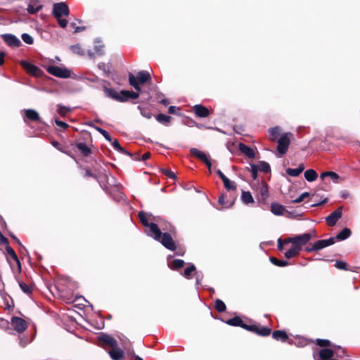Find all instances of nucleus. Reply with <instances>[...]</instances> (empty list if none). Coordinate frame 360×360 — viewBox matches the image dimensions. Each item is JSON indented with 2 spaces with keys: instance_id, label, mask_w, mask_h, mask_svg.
<instances>
[{
  "instance_id": "nucleus-1",
  "label": "nucleus",
  "mask_w": 360,
  "mask_h": 360,
  "mask_svg": "<svg viewBox=\"0 0 360 360\" xmlns=\"http://www.w3.org/2000/svg\"><path fill=\"white\" fill-rule=\"evenodd\" d=\"M228 325L240 326L248 331L253 332L262 336H267L271 333V329L268 327H259L256 325H247L239 316H235L226 321Z\"/></svg>"
},
{
  "instance_id": "nucleus-2",
  "label": "nucleus",
  "mask_w": 360,
  "mask_h": 360,
  "mask_svg": "<svg viewBox=\"0 0 360 360\" xmlns=\"http://www.w3.org/2000/svg\"><path fill=\"white\" fill-rule=\"evenodd\" d=\"M139 218L142 224L144 226L148 228V229L146 231L147 235L153 238L156 240H160L161 237V230L158 226L155 223H149L146 217V214L143 212H140L139 213Z\"/></svg>"
},
{
  "instance_id": "nucleus-3",
  "label": "nucleus",
  "mask_w": 360,
  "mask_h": 360,
  "mask_svg": "<svg viewBox=\"0 0 360 360\" xmlns=\"http://www.w3.org/2000/svg\"><path fill=\"white\" fill-rule=\"evenodd\" d=\"M50 74L58 78L67 79L71 77V70L65 67L47 65L44 67Z\"/></svg>"
},
{
  "instance_id": "nucleus-4",
  "label": "nucleus",
  "mask_w": 360,
  "mask_h": 360,
  "mask_svg": "<svg viewBox=\"0 0 360 360\" xmlns=\"http://www.w3.org/2000/svg\"><path fill=\"white\" fill-rule=\"evenodd\" d=\"M291 136L292 134L290 133H285L278 139L277 150L281 155H284L288 151Z\"/></svg>"
},
{
  "instance_id": "nucleus-5",
  "label": "nucleus",
  "mask_w": 360,
  "mask_h": 360,
  "mask_svg": "<svg viewBox=\"0 0 360 360\" xmlns=\"http://www.w3.org/2000/svg\"><path fill=\"white\" fill-rule=\"evenodd\" d=\"M335 242V238L334 237H331L326 240H319L315 242L311 248H307L306 251L312 252L320 250L324 248H326L329 245L334 244Z\"/></svg>"
},
{
  "instance_id": "nucleus-6",
  "label": "nucleus",
  "mask_w": 360,
  "mask_h": 360,
  "mask_svg": "<svg viewBox=\"0 0 360 360\" xmlns=\"http://www.w3.org/2000/svg\"><path fill=\"white\" fill-rule=\"evenodd\" d=\"M312 236L309 233H306L300 236L288 239L287 242H290L295 247L300 248L302 245L307 243L311 238Z\"/></svg>"
},
{
  "instance_id": "nucleus-7",
  "label": "nucleus",
  "mask_w": 360,
  "mask_h": 360,
  "mask_svg": "<svg viewBox=\"0 0 360 360\" xmlns=\"http://www.w3.org/2000/svg\"><path fill=\"white\" fill-rule=\"evenodd\" d=\"M53 13L57 19H59L63 15H68L69 8L65 3H56L53 5Z\"/></svg>"
},
{
  "instance_id": "nucleus-8",
  "label": "nucleus",
  "mask_w": 360,
  "mask_h": 360,
  "mask_svg": "<svg viewBox=\"0 0 360 360\" xmlns=\"http://www.w3.org/2000/svg\"><path fill=\"white\" fill-rule=\"evenodd\" d=\"M162 245L169 250H174L176 248L175 242L169 233L161 232V237L159 240Z\"/></svg>"
},
{
  "instance_id": "nucleus-9",
  "label": "nucleus",
  "mask_w": 360,
  "mask_h": 360,
  "mask_svg": "<svg viewBox=\"0 0 360 360\" xmlns=\"http://www.w3.org/2000/svg\"><path fill=\"white\" fill-rule=\"evenodd\" d=\"M11 325L19 333L25 331L27 327V324L24 319L16 316L11 319Z\"/></svg>"
},
{
  "instance_id": "nucleus-10",
  "label": "nucleus",
  "mask_w": 360,
  "mask_h": 360,
  "mask_svg": "<svg viewBox=\"0 0 360 360\" xmlns=\"http://www.w3.org/2000/svg\"><path fill=\"white\" fill-rule=\"evenodd\" d=\"M20 65L31 75L34 77H39L41 75V70L36 65L26 60H21Z\"/></svg>"
},
{
  "instance_id": "nucleus-11",
  "label": "nucleus",
  "mask_w": 360,
  "mask_h": 360,
  "mask_svg": "<svg viewBox=\"0 0 360 360\" xmlns=\"http://www.w3.org/2000/svg\"><path fill=\"white\" fill-rule=\"evenodd\" d=\"M1 37L8 46L15 48L21 45L20 40L14 34H4Z\"/></svg>"
},
{
  "instance_id": "nucleus-12",
  "label": "nucleus",
  "mask_w": 360,
  "mask_h": 360,
  "mask_svg": "<svg viewBox=\"0 0 360 360\" xmlns=\"http://www.w3.org/2000/svg\"><path fill=\"white\" fill-rule=\"evenodd\" d=\"M342 216V207H338L336 210L330 214L326 219L328 226H334Z\"/></svg>"
},
{
  "instance_id": "nucleus-13",
  "label": "nucleus",
  "mask_w": 360,
  "mask_h": 360,
  "mask_svg": "<svg viewBox=\"0 0 360 360\" xmlns=\"http://www.w3.org/2000/svg\"><path fill=\"white\" fill-rule=\"evenodd\" d=\"M193 110L197 117H207L209 116V110L202 105H195L193 106Z\"/></svg>"
},
{
  "instance_id": "nucleus-14",
  "label": "nucleus",
  "mask_w": 360,
  "mask_h": 360,
  "mask_svg": "<svg viewBox=\"0 0 360 360\" xmlns=\"http://www.w3.org/2000/svg\"><path fill=\"white\" fill-rule=\"evenodd\" d=\"M238 148L240 151L243 153L245 155H246L249 158H254L255 153L252 148H251L250 146L243 143H240L238 144Z\"/></svg>"
},
{
  "instance_id": "nucleus-15",
  "label": "nucleus",
  "mask_w": 360,
  "mask_h": 360,
  "mask_svg": "<svg viewBox=\"0 0 360 360\" xmlns=\"http://www.w3.org/2000/svg\"><path fill=\"white\" fill-rule=\"evenodd\" d=\"M109 355L113 360H122L124 358V354L123 350L116 347H113L112 350L109 352Z\"/></svg>"
},
{
  "instance_id": "nucleus-16",
  "label": "nucleus",
  "mask_w": 360,
  "mask_h": 360,
  "mask_svg": "<svg viewBox=\"0 0 360 360\" xmlns=\"http://www.w3.org/2000/svg\"><path fill=\"white\" fill-rule=\"evenodd\" d=\"M139 84H143L146 82H150L151 77L148 72L142 70L137 73V76L136 77Z\"/></svg>"
},
{
  "instance_id": "nucleus-17",
  "label": "nucleus",
  "mask_w": 360,
  "mask_h": 360,
  "mask_svg": "<svg viewBox=\"0 0 360 360\" xmlns=\"http://www.w3.org/2000/svg\"><path fill=\"white\" fill-rule=\"evenodd\" d=\"M98 338H99V340L108 345L109 346L112 347V348L116 347L117 346V340L108 335L101 334Z\"/></svg>"
},
{
  "instance_id": "nucleus-18",
  "label": "nucleus",
  "mask_w": 360,
  "mask_h": 360,
  "mask_svg": "<svg viewBox=\"0 0 360 360\" xmlns=\"http://www.w3.org/2000/svg\"><path fill=\"white\" fill-rule=\"evenodd\" d=\"M6 250L7 253L15 261L17 264V271L18 274H20L22 270L21 264L14 250L11 246H9L8 244L6 245Z\"/></svg>"
},
{
  "instance_id": "nucleus-19",
  "label": "nucleus",
  "mask_w": 360,
  "mask_h": 360,
  "mask_svg": "<svg viewBox=\"0 0 360 360\" xmlns=\"http://www.w3.org/2000/svg\"><path fill=\"white\" fill-rule=\"evenodd\" d=\"M285 208L283 205L278 202H272L271 205V212L277 216H281L284 214Z\"/></svg>"
},
{
  "instance_id": "nucleus-20",
  "label": "nucleus",
  "mask_w": 360,
  "mask_h": 360,
  "mask_svg": "<svg viewBox=\"0 0 360 360\" xmlns=\"http://www.w3.org/2000/svg\"><path fill=\"white\" fill-rule=\"evenodd\" d=\"M335 354V351L330 349L323 348L319 351V359L321 360H329Z\"/></svg>"
},
{
  "instance_id": "nucleus-21",
  "label": "nucleus",
  "mask_w": 360,
  "mask_h": 360,
  "mask_svg": "<svg viewBox=\"0 0 360 360\" xmlns=\"http://www.w3.org/2000/svg\"><path fill=\"white\" fill-rule=\"evenodd\" d=\"M104 92H105V96L108 98H112L117 101H120L122 100L120 98V92L118 93L117 91H116L115 90H114L112 89L105 88Z\"/></svg>"
},
{
  "instance_id": "nucleus-22",
  "label": "nucleus",
  "mask_w": 360,
  "mask_h": 360,
  "mask_svg": "<svg viewBox=\"0 0 360 360\" xmlns=\"http://www.w3.org/2000/svg\"><path fill=\"white\" fill-rule=\"evenodd\" d=\"M25 117L27 119L32 121H40L39 113L32 109H27L25 110Z\"/></svg>"
},
{
  "instance_id": "nucleus-23",
  "label": "nucleus",
  "mask_w": 360,
  "mask_h": 360,
  "mask_svg": "<svg viewBox=\"0 0 360 360\" xmlns=\"http://www.w3.org/2000/svg\"><path fill=\"white\" fill-rule=\"evenodd\" d=\"M304 169V167L303 164L299 165L297 168L292 169L288 168L286 169V172L288 175L291 176H299Z\"/></svg>"
},
{
  "instance_id": "nucleus-24",
  "label": "nucleus",
  "mask_w": 360,
  "mask_h": 360,
  "mask_svg": "<svg viewBox=\"0 0 360 360\" xmlns=\"http://www.w3.org/2000/svg\"><path fill=\"white\" fill-rule=\"evenodd\" d=\"M129 83L137 91V93L140 94L141 92V84H139L136 77L132 73L129 74Z\"/></svg>"
},
{
  "instance_id": "nucleus-25",
  "label": "nucleus",
  "mask_w": 360,
  "mask_h": 360,
  "mask_svg": "<svg viewBox=\"0 0 360 360\" xmlns=\"http://www.w3.org/2000/svg\"><path fill=\"white\" fill-rule=\"evenodd\" d=\"M272 337L274 339L276 340H281L283 342L286 341L288 338V336L286 334V333L283 330L274 331L272 333Z\"/></svg>"
},
{
  "instance_id": "nucleus-26",
  "label": "nucleus",
  "mask_w": 360,
  "mask_h": 360,
  "mask_svg": "<svg viewBox=\"0 0 360 360\" xmlns=\"http://www.w3.org/2000/svg\"><path fill=\"white\" fill-rule=\"evenodd\" d=\"M269 134H270V139L272 141H276V139H278L279 136L281 133V129L279 127H275L273 128H271L269 130Z\"/></svg>"
},
{
  "instance_id": "nucleus-27",
  "label": "nucleus",
  "mask_w": 360,
  "mask_h": 360,
  "mask_svg": "<svg viewBox=\"0 0 360 360\" xmlns=\"http://www.w3.org/2000/svg\"><path fill=\"white\" fill-rule=\"evenodd\" d=\"M112 146V147L114 148V149H115L116 150H117L118 152L121 153H123V154H126L129 156H131V154L125 150L121 146L120 144L119 143L117 139H112V141H110Z\"/></svg>"
},
{
  "instance_id": "nucleus-28",
  "label": "nucleus",
  "mask_w": 360,
  "mask_h": 360,
  "mask_svg": "<svg viewBox=\"0 0 360 360\" xmlns=\"http://www.w3.org/2000/svg\"><path fill=\"white\" fill-rule=\"evenodd\" d=\"M351 235V231L348 228L343 229L335 238V240H343L348 238Z\"/></svg>"
},
{
  "instance_id": "nucleus-29",
  "label": "nucleus",
  "mask_w": 360,
  "mask_h": 360,
  "mask_svg": "<svg viewBox=\"0 0 360 360\" xmlns=\"http://www.w3.org/2000/svg\"><path fill=\"white\" fill-rule=\"evenodd\" d=\"M77 148L84 156H88L91 153L90 148L85 143H78Z\"/></svg>"
},
{
  "instance_id": "nucleus-30",
  "label": "nucleus",
  "mask_w": 360,
  "mask_h": 360,
  "mask_svg": "<svg viewBox=\"0 0 360 360\" xmlns=\"http://www.w3.org/2000/svg\"><path fill=\"white\" fill-rule=\"evenodd\" d=\"M300 250H301L300 248L293 246L285 252V257L288 259H290V258L297 255L299 254V252H300Z\"/></svg>"
},
{
  "instance_id": "nucleus-31",
  "label": "nucleus",
  "mask_w": 360,
  "mask_h": 360,
  "mask_svg": "<svg viewBox=\"0 0 360 360\" xmlns=\"http://www.w3.org/2000/svg\"><path fill=\"white\" fill-rule=\"evenodd\" d=\"M318 176V174L316 172L315 170L314 169H307L305 172H304V177L305 179L308 181H314L316 179Z\"/></svg>"
},
{
  "instance_id": "nucleus-32",
  "label": "nucleus",
  "mask_w": 360,
  "mask_h": 360,
  "mask_svg": "<svg viewBox=\"0 0 360 360\" xmlns=\"http://www.w3.org/2000/svg\"><path fill=\"white\" fill-rule=\"evenodd\" d=\"M321 179H324L326 177H330L333 181L337 182L339 179V175L333 172H325L321 174L320 176Z\"/></svg>"
},
{
  "instance_id": "nucleus-33",
  "label": "nucleus",
  "mask_w": 360,
  "mask_h": 360,
  "mask_svg": "<svg viewBox=\"0 0 360 360\" xmlns=\"http://www.w3.org/2000/svg\"><path fill=\"white\" fill-rule=\"evenodd\" d=\"M156 120L162 124H165V125H167L169 123V122L171 121L172 120V117L169 115H166L165 114H158L156 117Z\"/></svg>"
},
{
  "instance_id": "nucleus-34",
  "label": "nucleus",
  "mask_w": 360,
  "mask_h": 360,
  "mask_svg": "<svg viewBox=\"0 0 360 360\" xmlns=\"http://www.w3.org/2000/svg\"><path fill=\"white\" fill-rule=\"evenodd\" d=\"M241 200L243 203L249 204L254 202L252 194L249 191H243L241 194Z\"/></svg>"
},
{
  "instance_id": "nucleus-35",
  "label": "nucleus",
  "mask_w": 360,
  "mask_h": 360,
  "mask_svg": "<svg viewBox=\"0 0 360 360\" xmlns=\"http://www.w3.org/2000/svg\"><path fill=\"white\" fill-rule=\"evenodd\" d=\"M224 187L226 189L229 191H235L236 189V184L234 181H231L229 179L226 177L222 180Z\"/></svg>"
},
{
  "instance_id": "nucleus-36",
  "label": "nucleus",
  "mask_w": 360,
  "mask_h": 360,
  "mask_svg": "<svg viewBox=\"0 0 360 360\" xmlns=\"http://www.w3.org/2000/svg\"><path fill=\"white\" fill-rule=\"evenodd\" d=\"M257 168L259 171L263 172L264 173H268L271 170V167L269 163L261 161L257 165Z\"/></svg>"
},
{
  "instance_id": "nucleus-37",
  "label": "nucleus",
  "mask_w": 360,
  "mask_h": 360,
  "mask_svg": "<svg viewBox=\"0 0 360 360\" xmlns=\"http://www.w3.org/2000/svg\"><path fill=\"white\" fill-rule=\"evenodd\" d=\"M269 259L272 264H274V265L278 266H285L289 264L288 261L280 260L274 257H270Z\"/></svg>"
},
{
  "instance_id": "nucleus-38",
  "label": "nucleus",
  "mask_w": 360,
  "mask_h": 360,
  "mask_svg": "<svg viewBox=\"0 0 360 360\" xmlns=\"http://www.w3.org/2000/svg\"><path fill=\"white\" fill-rule=\"evenodd\" d=\"M19 286L20 289L26 294L29 295L31 294L32 292V288L31 285H29L28 284H26L24 282L18 281Z\"/></svg>"
},
{
  "instance_id": "nucleus-39",
  "label": "nucleus",
  "mask_w": 360,
  "mask_h": 360,
  "mask_svg": "<svg viewBox=\"0 0 360 360\" xmlns=\"http://www.w3.org/2000/svg\"><path fill=\"white\" fill-rule=\"evenodd\" d=\"M42 8V6L40 4H29L27 7V12L30 14H34L37 12H39Z\"/></svg>"
},
{
  "instance_id": "nucleus-40",
  "label": "nucleus",
  "mask_w": 360,
  "mask_h": 360,
  "mask_svg": "<svg viewBox=\"0 0 360 360\" xmlns=\"http://www.w3.org/2000/svg\"><path fill=\"white\" fill-rule=\"evenodd\" d=\"M196 269L193 264H190L188 267H186L184 272V276L186 278H190L191 274L195 271Z\"/></svg>"
},
{
  "instance_id": "nucleus-41",
  "label": "nucleus",
  "mask_w": 360,
  "mask_h": 360,
  "mask_svg": "<svg viewBox=\"0 0 360 360\" xmlns=\"http://www.w3.org/2000/svg\"><path fill=\"white\" fill-rule=\"evenodd\" d=\"M215 309L219 311V312H224L226 311V304H224V302L223 301H221V300H219L217 299L216 301H215Z\"/></svg>"
},
{
  "instance_id": "nucleus-42",
  "label": "nucleus",
  "mask_w": 360,
  "mask_h": 360,
  "mask_svg": "<svg viewBox=\"0 0 360 360\" xmlns=\"http://www.w3.org/2000/svg\"><path fill=\"white\" fill-rule=\"evenodd\" d=\"M184 265V261L182 259H174L171 264V268L177 269L181 268Z\"/></svg>"
},
{
  "instance_id": "nucleus-43",
  "label": "nucleus",
  "mask_w": 360,
  "mask_h": 360,
  "mask_svg": "<svg viewBox=\"0 0 360 360\" xmlns=\"http://www.w3.org/2000/svg\"><path fill=\"white\" fill-rule=\"evenodd\" d=\"M70 49L75 53H77L80 56L84 55V50L82 49L81 46L79 44L71 46Z\"/></svg>"
},
{
  "instance_id": "nucleus-44",
  "label": "nucleus",
  "mask_w": 360,
  "mask_h": 360,
  "mask_svg": "<svg viewBox=\"0 0 360 360\" xmlns=\"http://www.w3.org/2000/svg\"><path fill=\"white\" fill-rule=\"evenodd\" d=\"M103 46L101 44V41L99 40H96L94 45V50L96 53L98 55H102L103 53Z\"/></svg>"
},
{
  "instance_id": "nucleus-45",
  "label": "nucleus",
  "mask_w": 360,
  "mask_h": 360,
  "mask_svg": "<svg viewBox=\"0 0 360 360\" xmlns=\"http://www.w3.org/2000/svg\"><path fill=\"white\" fill-rule=\"evenodd\" d=\"M57 108L58 112L62 116H65L70 110L69 108L63 106L60 104H58Z\"/></svg>"
},
{
  "instance_id": "nucleus-46",
  "label": "nucleus",
  "mask_w": 360,
  "mask_h": 360,
  "mask_svg": "<svg viewBox=\"0 0 360 360\" xmlns=\"http://www.w3.org/2000/svg\"><path fill=\"white\" fill-rule=\"evenodd\" d=\"M95 129L100 134H101L108 141H112V138L110 137V134H108V132L107 131H105V129H103L99 127H95Z\"/></svg>"
},
{
  "instance_id": "nucleus-47",
  "label": "nucleus",
  "mask_w": 360,
  "mask_h": 360,
  "mask_svg": "<svg viewBox=\"0 0 360 360\" xmlns=\"http://www.w3.org/2000/svg\"><path fill=\"white\" fill-rule=\"evenodd\" d=\"M21 38L22 41L27 44H32L34 42L33 38L31 35L27 33H24L22 34Z\"/></svg>"
},
{
  "instance_id": "nucleus-48",
  "label": "nucleus",
  "mask_w": 360,
  "mask_h": 360,
  "mask_svg": "<svg viewBox=\"0 0 360 360\" xmlns=\"http://www.w3.org/2000/svg\"><path fill=\"white\" fill-rule=\"evenodd\" d=\"M218 202L219 205L226 208L229 207L233 205V202H230L229 204L225 202V197L224 194L219 197Z\"/></svg>"
},
{
  "instance_id": "nucleus-49",
  "label": "nucleus",
  "mask_w": 360,
  "mask_h": 360,
  "mask_svg": "<svg viewBox=\"0 0 360 360\" xmlns=\"http://www.w3.org/2000/svg\"><path fill=\"white\" fill-rule=\"evenodd\" d=\"M316 344H317V345L323 347L330 346V342L329 340H328L317 339L316 340Z\"/></svg>"
},
{
  "instance_id": "nucleus-50",
  "label": "nucleus",
  "mask_w": 360,
  "mask_h": 360,
  "mask_svg": "<svg viewBox=\"0 0 360 360\" xmlns=\"http://www.w3.org/2000/svg\"><path fill=\"white\" fill-rule=\"evenodd\" d=\"M126 92H129V91L122 90L120 91V98L123 100L120 101V102H124L128 101L130 98V95L126 94Z\"/></svg>"
},
{
  "instance_id": "nucleus-51",
  "label": "nucleus",
  "mask_w": 360,
  "mask_h": 360,
  "mask_svg": "<svg viewBox=\"0 0 360 360\" xmlns=\"http://www.w3.org/2000/svg\"><path fill=\"white\" fill-rule=\"evenodd\" d=\"M251 173H252V177L253 178V179H256L257 177V172H258V168H257V165H255V164H251Z\"/></svg>"
},
{
  "instance_id": "nucleus-52",
  "label": "nucleus",
  "mask_w": 360,
  "mask_h": 360,
  "mask_svg": "<svg viewBox=\"0 0 360 360\" xmlns=\"http://www.w3.org/2000/svg\"><path fill=\"white\" fill-rule=\"evenodd\" d=\"M190 152H191V155L197 157L198 158H200V157L202 156V155L204 153V152H202V151H200L198 149L195 148H191Z\"/></svg>"
},
{
  "instance_id": "nucleus-53",
  "label": "nucleus",
  "mask_w": 360,
  "mask_h": 360,
  "mask_svg": "<svg viewBox=\"0 0 360 360\" xmlns=\"http://www.w3.org/2000/svg\"><path fill=\"white\" fill-rule=\"evenodd\" d=\"M335 266L339 269L346 270L347 264L342 261H337L335 264Z\"/></svg>"
},
{
  "instance_id": "nucleus-54",
  "label": "nucleus",
  "mask_w": 360,
  "mask_h": 360,
  "mask_svg": "<svg viewBox=\"0 0 360 360\" xmlns=\"http://www.w3.org/2000/svg\"><path fill=\"white\" fill-rule=\"evenodd\" d=\"M55 122L58 127H59L63 129H65L66 128L68 127V124L63 121L56 120Z\"/></svg>"
},
{
  "instance_id": "nucleus-55",
  "label": "nucleus",
  "mask_w": 360,
  "mask_h": 360,
  "mask_svg": "<svg viewBox=\"0 0 360 360\" xmlns=\"http://www.w3.org/2000/svg\"><path fill=\"white\" fill-rule=\"evenodd\" d=\"M260 193L262 197L266 198L268 195V189L267 186L266 184H264L263 186L261 188Z\"/></svg>"
},
{
  "instance_id": "nucleus-56",
  "label": "nucleus",
  "mask_w": 360,
  "mask_h": 360,
  "mask_svg": "<svg viewBox=\"0 0 360 360\" xmlns=\"http://www.w3.org/2000/svg\"><path fill=\"white\" fill-rule=\"evenodd\" d=\"M164 174H165L168 177L174 179L176 176V174L171 170L164 169Z\"/></svg>"
},
{
  "instance_id": "nucleus-57",
  "label": "nucleus",
  "mask_w": 360,
  "mask_h": 360,
  "mask_svg": "<svg viewBox=\"0 0 360 360\" xmlns=\"http://www.w3.org/2000/svg\"><path fill=\"white\" fill-rule=\"evenodd\" d=\"M0 243L2 245H8V239L1 233L0 231Z\"/></svg>"
},
{
  "instance_id": "nucleus-58",
  "label": "nucleus",
  "mask_w": 360,
  "mask_h": 360,
  "mask_svg": "<svg viewBox=\"0 0 360 360\" xmlns=\"http://www.w3.org/2000/svg\"><path fill=\"white\" fill-rule=\"evenodd\" d=\"M126 94H129L130 98H132V99H136L139 97V93H137V92H134V91H129V92H126Z\"/></svg>"
},
{
  "instance_id": "nucleus-59",
  "label": "nucleus",
  "mask_w": 360,
  "mask_h": 360,
  "mask_svg": "<svg viewBox=\"0 0 360 360\" xmlns=\"http://www.w3.org/2000/svg\"><path fill=\"white\" fill-rule=\"evenodd\" d=\"M141 115L147 118V119H150L152 117V113L150 112V111H148V110H141Z\"/></svg>"
},
{
  "instance_id": "nucleus-60",
  "label": "nucleus",
  "mask_w": 360,
  "mask_h": 360,
  "mask_svg": "<svg viewBox=\"0 0 360 360\" xmlns=\"http://www.w3.org/2000/svg\"><path fill=\"white\" fill-rule=\"evenodd\" d=\"M60 26L63 28L65 27L68 25V21L65 19H58Z\"/></svg>"
},
{
  "instance_id": "nucleus-61",
  "label": "nucleus",
  "mask_w": 360,
  "mask_h": 360,
  "mask_svg": "<svg viewBox=\"0 0 360 360\" xmlns=\"http://www.w3.org/2000/svg\"><path fill=\"white\" fill-rule=\"evenodd\" d=\"M84 176L85 177H94V178H96V176L95 174H94L93 173H91L89 170L86 169L85 171V173H84Z\"/></svg>"
},
{
  "instance_id": "nucleus-62",
  "label": "nucleus",
  "mask_w": 360,
  "mask_h": 360,
  "mask_svg": "<svg viewBox=\"0 0 360 360\" xmlns=\"http://www.w3.org/2000/svg\"><path fill=\"white\" fill-rule=\"evenodd\" d=\"M199 159L200 160H202L204 163H205V162H208V160H210L208 157L207 156V155L205 153H203V154Z\"/></svg>"
},
{
  "instance_id": "nucleus-63",
  "label": "nucleus",
  "mask_w": 360,
  "mask_h": 360,
  "mask_svg": "<svg viewBox=\"0 0 360 360\" xmlns=\"http://www.w3.org/2000/svg\"><path fill=\"white\" fill-rule=\"evenodd\" d=\"M195 278H196V285L198 287L199 285H201L202 276H200L199 274H197Z\"/></svg>"
},
{
  "instance_id": "nucleus-64",
  "label": "nucleus",
  "mask_w": 360,
  "mask_h": 360,
  "mask_svg": "<svg viewBox=\"0 0 360 360\" xmlns=\"http://www.w3.org/2000/svg\"><path fill=\"white\" fill-rule=\"evenodd\" d=\"M176 107L171 105L169 107L168 112L170 114H174L176 112Z\"/></svg>"
}]
</instances>
